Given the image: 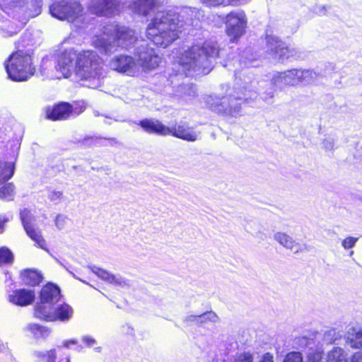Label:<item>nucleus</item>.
<instances>
[{
	"label": "nucleus",
	"mask_w": 362,
	"mask_h": 362,
	"mask_svg": "<svg viewBox=\"0 0 362 362\" xmlns=\"http://www.w3.org/2000/svg\"><path fill=\"white\" fill-rule=\"evenodd\" d=\"M112 69L119 73H126L130 71L135 65L134 59L129 55H119L115 57L110 62Z\"/></svg>",
	"instance_id": "21"
},
{
	"label": "nucleus",
	"mask_w": 362,
	"mask_h": 362,
	"mask_svg": "<svg viewBox=\"0 0 362 362\" xmlns=\"http://www.w3.org/2000/svg\"><path fill=\"white\" fill-rule=\"evenodd\" d=\"M63 196V192L61 191L52 190L49 193L48 198L52 202H59Z\"/></svg>",
	"instance_id": "38"
},
{
	"label": "nucleus",
	"mask_w": 362,
	"mask_h": 362,
	"mask_svg": "<svg viewBox=\"0 0 362 362\" xmlns=\"http://www.w3.org/2000/svg\"><path fill=\"white\" fill-rule=\"evenodd\" d=\"M223 23L226 35L230 38V41L235 42L245 33L247 18L243 11H233L225 16Z\"/></svg>",
	"instance_id": "9"
},
{
	"label": "nucleus",
	"mask_w": 362,
	"mask_h": 362,
	"mask_svg": "<svg viewBox=\"0 0 362 362\" xmlns=\"http://www.w3.org/2000/svg\"><path fill=\"white\" fill-rule=\"evenodd\" d=\"M78 54L74 49H65L57 54L56 69L61 72L64 77L70 74V69L73 66L74 59L76 60Z\"/></svg>",
	"instance_id": "15"
},
{
	"label": "nucleus",
	"mask_w": 362,
	"mask_h": 362,
	"mask_svg": "<svg viewBox=\"0 0 362 362\" xmlns=\"http://www.w3.org/2000/svg\"><path fill=\"white\" fill-rule=\"evenodd\" d=\"M8 221L6 217H0V233H2L5 229V225Z\"/></svg>",
	"instance_id": "43"
},
{
	"label": "nucleus",
	"mask_w": 362,
	"mask_h": 362,
	"mask_svg": "<svg viewBox=\"0 0 362 362\" xmlns=\"http://www.w3.org/2000/svg\"><path fill=\"white\" fill-rule=\"evenodd\" d=\"M62 295L59 286L52 282L46 283L39 292V303L36 305H45L47 306L57 303Z\"/></svg>",
	"instance_id": "13"
},
{
	"label": "nucleus",
	"mask_w": 362,
	"mask_h": 362,
	"mask_svg": "<svg viewBox=\"0 0 362 362\" xmlns=\"http://www.w3.org/2000/svg\"><path fill=\"white\" fill-rule=\"evenodd\" d=\"M13 254L6 247H0V266L11 264L13 262Z\"/></svg>",
	"instance_id": "30"
},
{
	"label": "nucleus",
	"mask_w": 362,
	"mask_h": 362,
	"mask_svg": "<svg viewBox=\"0 0 362 362\" xmlns=\"http://www.w3.org/2000/svg\"><path fill=\"white\" fill-rule=\"evenodd\" d=\"M171 135L173 137L193 142L197 140L198 135L187 122H175L170 127H167L165 136Z\"/></svg>",
	"instance_id": "12"
},
{
	"label": "nucleus",
	"mask_w": 362,
	"mask_h": 362,
	"mask_svg": "<svg viewBox=\"0 0 362 362\" xmlns=\"http://www.w3.org/2000/svg\"><path fill=\"white\" fill-rule=\"evenodd\" d=\"M200 1L206 5V6H226V0H200Z\"/></svg>",
	"instance_id": "37"
},
{
	"label": "nucleus",
	"mask_w": 362,
	"mask_h": 362,
	"mask_svg": "<svg viewBox=\"0 0 362 362\" xmlns=\"http://www.w3.org/2000/svg\"><path fill=\"white\" fill-rule=\"evenodd\" d=\"M221 48L217 42L206 40L193 44L182 56V65L188 71L208 74L214 68L213 62L219 57Z\"/></svg>",
	"instance_id": "2"
},
{
	"label": "nucleus",
	"mask_w": 362,
	"mask_h": 362,
	"mask_svg": "<svg viewBox=\"0 0 362 362\" xmlns=\"http://www.w3.org/2000/svg\"><path fill=\"white\" fill-rule=\"evenodd\" d=\"M322 352L313 351L308 354L307 362H321L322 359Z\"/></svg>",
	"instance_id": "36"
},
{
	"label": "nucleus",
	"mask_w": 362,
	"mask_h": 362,
	"mask_svg": "<svg viewBox=\"0 0 362 362\" xmlns=\"http://www.w3.org/2000/svg\"><path fill=\"white\" fill-rule=\"evenodd\" d=\"M240 0H226V6H236Z\"/></svg>",
	"instance_id": "44"
},
{
	"label": "nucleus",
	"mask_w": 362,
	"mask_h": 362,
	"mask_svg": "<svg viewBox=\"0 0 362 362\" xmlns=\"http://www.w3.org/2000/svg\"><path fill=\"white\" fill-rule=\"evenodd\" d=\"M30 41L29 38L21 37L15 43L16 51L4 62L8 77L13 81H26L36 72L33 52L25 50L30 45Z\"/></svg>",
	"instance_id": "3"
},
{
	"label": "nucleus",
	"mask_w": 362,
	"mask_h": 362,
	"mask_svg": "<svg viewBox=\"0 0 362 362\" xmlns=\"http://www.w3.org/2000/svg\"><path fill=\"white\" fill-rule=\"evenodd\" d=\"M307 73L308 71L305 70L291 69L278 73L276 78L285 81L288 79L289 81L288 83L294 84L296 83L302 82L304 80V74Z\"/></svg>",
	"instance_id": "24"
},
{
	"label": "nucleus",
	"mask_w": 362,
	"mask_h": 362,
	"mask_svg": "<svg viewBox=\"0 0 362 362\" xmlns=\"http://www.w3.org/2000/svg\"><path fill=\"white\" fill-rule=\"evenodd\" d=\"M348 340L351 346L355 349H359L362 347V331L356 332L353 329L352 333H349Z\"/></svg>",
	"instance_id": "31"
},
{
	"label": "nucleus",
	"mask_w": 362,
	"mask_h": 362,
	"mask_svg": "<svg viewBox=\"0 0 362 362\" xmlns=\"http://www.w3.org/2000/svg\"><path fill=\"white\" fill-rule=\"evenodd\" d=\"M95 274L100 278L101 279H103L108 283L110 284H117L118 281L115 278V276L113 274H110L106 270L98 268L97 270L95 272Z\"/></svg>",
	"instance_id": "33"
},
{
	"label": "nucleus",
	"mask_w": 362,
	"mask_h": 362,
	"mask_svg": "<svg viewBox=\"0 0 362 362\" xmlns=\"http://www.w3.org/2000/svg\"><path fill=\"white\" fill-rule=\"evenodd\" d=\"M83 341L88 346H93L95 344V340L90 337H83Z\"/></svg>",
	"instance_id": "42"
},
{
	"label": "nucleus",
	"mask_w": 362,
	"mask_h": 362,
	"mask_svg": "<svg viewBox=\"0 0 362 362\" xmlns=\"http://www.w3.org/2000/svg\"><path fill=\"white\" fill-rule=\"evenodd\" d=\"M35 298V291L25 288L16 289L8 297V300L10 303L21 307L32 304Z\"/></svg>",
	"instance_id": "17"
},
{
	"label": "nucleus",
	"mask_w": 362,
	"mask_h": 362,
	"mask_svg": "<svg viewBox=\"0 0 362 362\" xmlns=\"http://www.w3.org/2000/svg\"><path fill=\"white\" fill-rule=\"evenodd\" d=\"M122 7V0H90L86 8L90 15L111 18L119 15Z\"/></svg>",
	"instance_id": "8"
},
{
	"label": "nucleus",
	"mask_w": 362,
	"mask_h": 362,
	"mask_svg": "<svg viewBox=\"0 0 362 362\" xmlns=\"http://www.w3.org/2000/svg\"><path fill=\"white\" fill-rule=\"evenodd\" d=\"M26 329L29 331L35 339H46L50 330L48 327L36 323H30L27 325Z\"/></svg>",
	"instance_id": "27"
},
{
	"label": "nucleus",
	"mask_w": 362,
	"mask_h": 362,
	"mask_svg": "<svg viewBox=\"0 0 362 362\" xmlns=\"http://www.w3.org/2000/svg\"><path fill=\"white\" fill-rule=\"evenodd\" d=\"M264 39L268 53L278 62L284 63L294 55V49L279 37L266 34Z\"/></svg>",
	"instance_id": "10"
},
{
	"label": "nucleus",
	"mask_w": 362,
	"mask_h": 362,
	"mask_svg": "<svg viewBox=\"0 0 362 362\" xmlns=\"http://www.w3.org/2000/svg\"><path fill=\"white\" fill-rule=\"evenodd\" d=\"M20 278L22 282L29 287L39 286L44 279L42 272L34 268L23 269L20 273Z\"/></svg>",
	"instance_id": "19"
},
{
	"label": "nucleus",
	"mask_w": 362,
	"mask_h": 362,
	"mask_svg": "<svg viewBox=\"0 0 362 362\" xmlns=\"http://www.w3.org/2000/svg\"><path fill=\"white\" fill-rule=\"evenodd\" d=\"M234 362H253V356L250 352H243L236 355Z\"/></svg>",
	"instance_id": "35"
},
{
	"label": "nucleus",
	"mask_w": 362,
	"mask_h": 362,
	"mask_svg": "<svg viewBox=\"0 0 362 362\" xmlns=\"http://www.w3.org/2000/svg\"><path fill=\"white\" fill-rule=\"evenodd\" d=\"M77 342L75 340H69L65 343V346L69 347L70 344H76Z\"/></svg>",
	"instance_id": "45"
},
{
	"label": "nucleus",
	"mask_w": 362,
	"mask_h": 362,
	"mask_svg": "<svg viewBox=\"0 0 362 362\" xmlns=\"http://www.w3.org/2000/svg\"><path fill=\"white\" fill-rule=\"evenodd\" d=\"M87 103L83 100H76L71 103V117H76L85 112Z\"/></svg>",
	"instance_id": "32"
},
{
	"label": "nucleus",
	"mask_w": 362,
	"mask_h": 362,
	"mask_svg": "<svg viewBox=\"0 0 362 362\" xmlns=\"http://www.w3.org/2000/svg\"><path fill=\"white\" fill-rule=\"evenodd\" d=\"M259 362H274L272 354L269 352L265 353Z\"/></svg>",
	"instance_id": "41"
},
{
	"label": "nucleus",
	"mask_w": 362,
	"mask_h": 362,
	"mask_svg": "<svg viewBox=\"0 0 362 362\" xmlns=\"http://www.w3.org/2000/svg\"><path fill=\"white\" fill-rule=\"evenodd\" d=\"M139 125L148 134L165 136L167 126L158 120L144 119L139 121Z\"/></svg>",
	"instance_id": "22"
},
{
	"label": "nucleus",
	"mask_w": 362,
	"mask_h": 362,
	"mask_svg": "<svg viewBox=\"0 0 362 362\" xmlns=\"http://www.w3.org/2000/svg\"><path fill=\"white\" fill-rule=\"evenodd\" d=\"M3 182L0 187V199L4 202H11L14 199L16 187L13 182Z\"/></svg>",
	"instance_id": "26"
},
{
	"label": "nucleus",
	"mask_w": 362,
	"mask_h": 362,
	"mask_svg": "<svg viewBox=\"0 0 362 362\" xmlns=\"http://www.w3.org/2000/svg\"><path fill=\"white\" fill-rule=\"evenodd\" d=\"M20 219L23 228L28 236L33 240L36 245L45 250H47L46 241L40 230H36L33 224L35 217L29 209H23L19 213Z\"/></svg>",
	"instance_id": "11"
},
{
	"label": "nucleus",
	"mask_w": 362,
	"mask_h": 362,
	"mask_svg": "<svg viewBox=\"0 0 362 362\" xmlns=\"http://www.w3.org/2000/svg\"><path fill=\"white\" fill-rule=\"evenodd\" d=\"M73 313V308L66 303L55 308L45 305H36L34 308V317L45 322L68 321L72 317Z\"/></svg>",
	"instance_id": "7"
},
{
	"label": "nucleus",
	"mask_w": 362,
	"mask_h": 362,
	"mask_svg": "<svg viewBox=\"0 0 362 362\" xmlns=\"http://www.w3.org/2000/svg\"><path fill=\"white\" fill-rule=\"evenodd\" d=\"M36 362H70L69 356L61 349H52L47 351H35Z\"/></svg>",
	"instance_id": "18"
},
{
	"label": "nucleus",
	"mask_w": 362,
	"mask_h": 362,
	"mask_svg": "<svg viewBox=\"0 0 362 362\" xmlns=\"http://www.w3.org/2000/svg\"><path fill=\"white\" fill-rule=\"evenodd\" d=\"M327 362H348L343 349L334 346L327 355Z\"/></svg>",
	"instance_id": "29"
},
{
	"label": "nucleus",
	"mask_w": 362,
	"mask_h": 362,
	"mask_svg": "<svg viewBox=\"0 0 362 362\" xmlns=\"http://www.w3.org/2000/svg\"><path fill=\"white\" fill-rule=\"evenodd\" d=\"M105 34L112 38V42L97 36L93 41V45L107 54L112 52L113 46L125 47L129 43H132L134 39V31L133 30L118 25L114 26L112 33H105Z\"/></svg>",
	"instance_id": "5"
},
{
	"label": "nucleus",
	"mask_w": 362,
	"mask_h": 362,
	"mask_svg": "<svg viewBox=\"0 0 362 362\" xmlns=\"http://www.w3.org/2000/svg\"><path fill=\"white\" fill-rule=\"evenodd\" d=\"M351 362H362V351L354 353L351 356Z\"/></svg>",
	"instance_id": "40"
},
{
	"label": "nucleus",
	"mask_w": 362,
	"mask_h": 362,
	"mask_svg": "<svg viewBox=\"0 0 362 362\" xmlns=\"http://www.w3.org/2000/svg\"><path fill=\"white\" fill-rule=\"evenodd\" d=\"M218 318L217 315L214 312H206L199 315H191L187 320L195 322L198 325H201L202 323H206L209 321L214 322Z\"/></svg>",
	"instance_id": "28"
},
{
	"label": "nucleus",
	"mask_w": 362,
	"mask_h": 362,
	"mask_svg": "<svg viewBox=\"0 0 362 362\" xmlns=\"http://www.w3.org/2000/svg\"><path fill=\"white\" fill-rule=\"evenodd\" d=\"M275 240L284 247L289 250H294V253L303 252L309 250L305 245L301 246L288 235L285 233L279 232L274 235Z\"/></svg>",
	"instance_id": "20"
},
{
	"label": "nucleus",
	"mask_w": 362,
	"mask_h": 362,
	"mask_svg": "<svg viewBox=\"0 0 362 362\" xmlns=\"http://www.w3.org/2000/svg\"><path fill=\"white\" fill-rule=\"evenodd\" d=\"M132 11L139 16H146L155 7L154 0H134L129 6Z\"/></svg>",
	"instance_id": "23"
},
{
	"label": "nucleus",
	"mask_w": 362,
	"mask_h": 362,
	"mask_svg": "<svg viewBox=\"0 0 362 362\" xmlns=\"http://www.w3.org/2000/svg\"><path fill=\"white\" fill-rule=\"evenodd\" d=\"M45 117L51 121H64L71 117V103L59 102L45 109Z\"/></svg>",
	"instance_id": "14"
},
{
	"label": "nucleus",
	"mask_w": 362,
	"mask_h": 362,
	"mask_svg": "<svg viewBox=\"0 0 362 362\" xmlns=\"http://www.w3.org/2000/svg\"><path fill=\"white\" fill-rule=\"evenodd\" d=\"M83 5L75 0H61L53 2L49 6L50 14L60 20L74 22L83 14Z\"/></svg>",
	"instance_id": "6"
},
{
	"label": "nucleus",
	"mask_w": 362,
	"mask_h": 362,
	"mask_svg": "<svg viewBox=\"0 0 362 362\" xmlns=\"http://www.w3.org/2000/svg\"><path fill=\"white\" fill-rule=\"evenodd\" d=\"M138 61L144 70L149 71L156 69L159 66L161 59L156 53L154 49L146 47L144 50L139 52Z\"/></svg>",
	"instance_id": "16"
},
{
	"label": "nucleus",
	"mask_w": 362,
	"mask_h": 362,
	"mask_svg": "<svg viewBox=\"0 0 362 362\" xmlns=\"http://www.w3.org/2000/svg\"><path fill=\"white\" fill-rule=\"evenodd\" d=\"M284 362H303L302 354L298 351H291L286 355Z\"/></svg>",
	"instance_id": "34"
},
{
	"label": "nucleus",
	"mask_w": 362,
	"mask_h": 362,
	"mask_svg": "<svg viewBox=\"0 0 362 362\" xmlns=\"http://www.w3.org/2000/svg\"><path fill=\"white\" fill-rule=\"evenodd\" d=\"M103 140L108 141L110 145L117 143V139L115 138H106L95 136H86L81 141V142L82 145L86 147L106 146L107 144L103 142Z\"/></svg>",
	"instance_id": "25"
},
{
	"label": "nucleus",
	"mask_w": 362,
	"mask_h": 362,
	"mask_svg": "<svg viewBox=\"0 0 362 362\" xmlns=\"http://www.w3.org/2000/svg\"><path fill=\"white\" fill-rule=\"evenodd\" d=\"M357 240V238L347 237L342 241V246L344 249H351L354 246Z\"/></svg>",
	"instance_id": "39"
},
{
	"label": "nucleus",
	"mask_w": 362,
	"mask_h": 362,
	"mask_svg": "<svg viewBox=\"0 0 362 362\" xmlns=\"http://www.w3.org/2000/svg\"><path fill=\"white\" fill-rule=\"evenodd\" d=\"M182 31L180 15L165 10L158 12L147 25L146 37L157 47L166 48L180 38Z\"/></svg>",
	"instance_id": "1"
},
{
	"label": "nucleus",
	"mask_w": 362,
	"mask_h": 362,
	"mask_svg": "<svg viewBox=\"0 0 362 362\" xmlns=\"http://www.w3.org/2000/svg\"><path fill=\"white\" fill-rule=\"evenodd\" d=\"M101 59L93 50H83L77 55L75 73L81 81L95 78L102 69Z\"/></svg>",
	"instance_id": "4"
}]
</instances>
